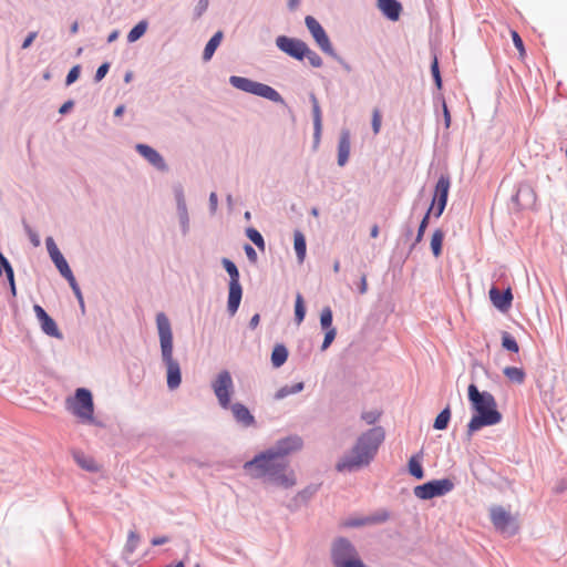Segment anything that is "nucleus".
<instances>
[{"instance_id": "obj_1", "label": "nucleus", "mask_w": 567, "mask_h": 567, "mask_svg": "<svg viewBox=\"0 0 567 567\" xmlns=\"http://www.w3.org/2000/svg\"><path fill=\"white\" fill-rule=\"evenodd\" d=\"M303 441L299 435H288L279 439L276 443L257 453L251 460L245 462L244 470H255L254 477H265L270 483L290 488L296 484L293 475L286 474L288 462L285 456L302 449Z\"/></svg>"}, {"instance_id": "obj_2", "label": "nucleus", "mask_w": 567, "mask_h": 567, "mask_svg": "<svg viewBox=\"0 0 567 567\" xmlns=\"http://www.w3.org/2000/svg\"><path fill=\"white\" fill-rule=\"evenodd\" d=\"M385 439V431L382 426H373L361 433L357 439L349 454L343 455L336 463V471L339 473L354 472L369 465L378 453L379 446Z\"/></svg>"}, {"instance_id": "obj_3", "label": "nucleus", "mask_w": 567, "mask_h": 567, "mask_svg": "<svg viewBox=\"0 0 567 567\" xmlns=\"http://www.w3.org/2000/svg\"><path fill=\"white\" fill-rule=\"evenodd\" d=\"M467 399L472 411L466 425V440L470 441L481 429L501 423L503 414L497 409L494 395L488 391H480L475 383L468 385Z\"/></svg>"}, {"instance_id": "obj_4", "label": "nucleus", "mask_w": 567, "mask_h": 567, "mask_svg": "<svg viewBox=\"0 0 567 567\" xmlns=\"http://www.w3.org/2000/svg\"><path fill=\"white\" fill-rule=\"evenodd\" d=\"M156 326L159 337L162 361L166 367V382L171 391L179 388L182 383V369L179 362L173 358V332L171 322L164 312L156 315Z\"/></svg>"}, {"instance_id": "obj_5", "label": "nucleus", "mask_w": 567, "mask_h": 567, "mask_svg": "<svg viewBox=\"0 0 567 567\" xmlns=\"http://www.w3.org/2000/svg\"><path fill=\"white\" fill-rule=\"evenodd\" d=\"M330 559L333 567H369L354 544L344 536H338L332 540Z\"/></svg>"}, {"instance_id": "obj_6", "label": "nucleus", "mask_w": 567, "mask_h": 567, "mask_svg": "<svg viewBox=\"0 0 567 567\" xmlns=\"http://www.w3.org/2000/svg\"><path fill=\"white\" fill-rule=\"evenodd\" d=\"M68 409L80 419L82 423L95 426H104L101 421L94 416V401L91 390L86 388H78L73 398L68 399Z\"/></svg>"}, {"instance_id": "obj_7", "label": "nucleus", "mask_w": 567, "mask_h": 567, "mask_svg": "<svg viewBox=\"0 0 567 567\" xmlns=\"http://www.w3.org/2000/svg\"><path fill=\"white\" fill-rule=\"evenodd\" d=\"M305 24L320 50L337 61L347 73H350L352 71L351 65L340 54L337 53L327 31L320 24V22L312 16H306Z\"/></svg>"}, {"instance_id": "obj_8", "label": "nucleus", "mask_w": 567, "mask_h": 567, "mask_svg": "<svg viewBox=\"0 0 567 567\" xmlns=\"http://www.w3.org/2000/svg\"><path fill=\"white\" fill-rule=\"evenodd\" d=\"M229 84L245 93H249L262 99H266L272 103L286 105V102L281 94L274 89L272 86L254 81L251 79L245 78V76H238V75H231L229 78Z\"/></svg>"}, {"instance_id": "obj_9", "label": "nucleus", "mask_w": 567, "mask_h": 567, "mask_svg": "<svg viewBox=\"0 0 567 567\" xmlns=\"http://www.w3.org/2000/svg\"><path fill=\"white\" fill-rule=\"evenodd\" d=\"M221 266L229 276L227 311L230 316H235L238 311L243 299V286L240 284V272L236 264L229 258H221Z\"/></svg>"}, {"instance_id": "obj_10", "label": "nucleus", "mask_w": 567, "mask_h": 567, "mask_svg": "<svg viewBox=\"0 0 567 567\" xmlns=\"http://www.w3.org/2000/svg\"><path fill=\"white\" fill-rule=\"evenodd\" d=\"M454 482L449 477H444L439 480H431L421 485H416L413 489V493L415 497L422 501H429L449 494L454 489Z\"/></svg>"}, {"instance_id": "obj_11", "label": "nucleus", "mask_w": 567, "mask_h": 567, "mask_svg": "<svg viewBox=\"0 0 567 567\" xmlns=\"http://www.w3.org/2000/svg\"><path fill=\"white\" fill-rule=\"evenodd\" d=\"M450 188L451 176L447 173L441 174L434 186L431 204L427 207V209L433 213V216L436 219L442 216L446 208Z\"/></svg>"}, {"instance_id": "obj_12", "label": "nucleus", "mask_w": 567, "mask_h": 567, "mask_svg": "<svg viewBox=\"0 0 567 567\" xmlns=\"http://www.w3.org/2000/svg\"><path fill=\"white\" fill-rule=\"evenodd\" d=\"M214 393L219 405L227 410L230 406L234 382L228 370L220 371L212 383Z\"/></svg>"}, {"instance_id": "obj_13", "label": "nucleus", "mask_w": 567, "mask_h": 567, "mask_svg": "<svg viewBox=\"0 0 567 567\" xmlns=\"http://www.w3.org/2000/svg\"><path fill=\"white\" fill-rule=\"evenodd\" d=\"M275 43L278 50L297 61H303V55L308 53V44L298 38L278 35Z\"/></svg>"}, {"instance_id": "obj_14", "label": "nucleus", "mask_w": 567, "mask_h": 567, "mask_svg": "<svg viewBox=\"0 0 567 567\" xmlns=\"http://www.w3.org/2000/svg\"><path fill=\"white\" fill-rule=\"evenodd\" d=\"M491 519L497 530L507 534L508 536H514L518 533V526L515 518L502 506H496L491 509Z\"/></svg>"}, {"instance_id": "obj_15", "label": "nucleus", "mask_w": 567, "mask_h": 567, "mask_svg": "<svg viewBox=\"0 0 567 567\" xmlns=\"http://www.w3.org/2000/svg\"><path fill=\"white\" fill-rule=\"evenodd\" d=\"M174 198L176 203V214L178 217L179 228L183 236L188 235L190 229L189 214L187 209L185 193L182 184L173 186Z\"/></svg>"}, {"instance_id": "obj_16", "label": "nucleus", "mask_w": 567, "mask_h": 567, "mask_svg": "<svg viewBox=\"0 0 567 567\" xmlns=\"http://www.w3.org/2000/svg\"><path fill=\"white\" fill-rule=\"evenodd\" d=\"M537 196L534 188L527 183L519 184L511 198L517 210L533 208Z\"/></svg>"}, {"instance_id": "obj_17", "label": "nucleus", "mask_w": 567, "mask_h": 567, "mask_svg": "<svg viewBox=\"0 0 567 567\" xmlns=\"http://www.w3.org/2000/svg\"><path fill=\"white\" fill-rule=\"evenodd\" d=\"M35 317L40 323L41 330L44 334L59 340L63 339V333L59 329L55 320L38 303L33 306Z\"/></svg>"}, {"instance_id": "obj_18", "label": "nucleus", "mask_w": 567, "mask_h": 567, "mask_svg": "<svg viewBox=\"0 0 567 567\" xmlns=\"http://www.w3.org/2000/svg\"><path fill=\"white\" fill-rule=\"evenodd\" d=\"M135 151L158 172L165 173L169 169L162 154L151 145L137 143L135 145Z\"/></svg>"}, {"instance_id": "obj_19", "label": "nucleus", "mask_w": 567, "mask_h": 567, "mask_svg": "<svg viewBox=\"0 0 567 567\" xmlns=\"http://www.w3.org/2000/svg\"><path fill=\"white\" fill-rule=\"evenodd\" d=\"M389 518L390 513L383 509L368 516L349 517L341 523V526L344 528H359L367 525L382 524Z\"/></svg>"}, {"instance_id": "obj_20", "label": "nucleus", "mask_w": 567, "mask_h": 567, "mask_svg": "<svg viewBox=\"0 0 567 567\" xmlns=\"http://www.w3.org/2000/svg\"><path fill=\"white\" fill-rule=\"evenodd\" d=\"M488 293L491 302L501 312H506L512 307L513 292L511 287L499 289L497 286L493 285Z\"/></svg>"}, {"instance_id": "obj_21", "label": "nucleus", "mask_w": 567, "mask_h": 567, "mask_svg": "<svg viewBox=\"0 0 567 567\" xmlns=\"http://www.w3.org/2000/svg\"><path fill=\"white\" fill-rule=\"evenodd\" d=\"M47 250L48 254L59 270L60 275L66 274L69 270H72L68 260L63 256V254L60 251L59 247L56 246L54 239L52 237H47L45 239Z\"/></svg>"}, {"instance_id": "obj_22", "label": "nucleus", "mask_w": 567, "mask_h": 567, "mask_svg": "<svg viewBox=\"0 0 567 567\" xmlns=\"http://www.w3.org/2000/svg\"><path fill=\"white\" fill-rule=\"evenodd\" d=\"M377 7L382 16L389 21L396 22L402 13L403 7L399 0H377Z\"/></svg>"}, {"instance_id": "obj_23", "label": "nucleus", "mask_w": 567, "mask_h": 567, "mask_svg": "<svg viewBox=\"0 0 567 567\" xmlns=\"http://www.w3.org/2000/svg\"><path fill=\"white\" fill-rule=\"evenodd\" d=\"M228 409L231 410L234 419L241 426L249 427L256 424L255 416L245 404L240 402H230V406Z\"/></svg>"}, {"instance_id": "obj_24", "label": "nucleus", "mask_w": 567, "mask_h": 567, "mask_svg": "<svg viewBox=\"0 0 567 567\" xmlns=\"http://www.w3.org/2000/svg\"><path fill=\"white\" fill-rule=\"evenodd\" d=\"M351 150V133L348 128H342L338 141V165L343 167L350 156Z\"/></svg>"}, {"instance_id": "obj_25", "label": "nucleus", "mask_w": 567, "mask_h": 567, "mask_svg": "<svg viewBox=\"0 0 567 567\" xmlns=\"http://www.w3.org/2000/svg\"><path fill=\"white\" fill-rule=\"evenodd\" d=\"M431 215H433V213L430 212L429 209H426V212L424 213V215L419 224L416 235H415L414 239L411 241V244L409 245L408 251L405 254V258H408L412 254V251L415 249L417 244H420L423 240L425 230L430 223Z\"/></svg>"}, {"instance_id": "obj_26", "label": "nucleus", "mask_w": 567, "mask_h": 567, "mask_svg": "<svg viewBox=\"0 0 567 567\" xmlns=\"http://www.w3.org/2000/svg\"><path fill=\"white\" fill-rule=\"evenodd\" d=\"M433 106L435 109L436 114L439 113V109L442 110L444 127L446 130L450 128L452 121L451 113L442 92H433Z\"/></svg>"}, {"instance_id": "obj_27", "label": "nucleus", "mask_w": 567, "mask_h": 567, "mask_svg": "<svg viewBox=\"0 0 567 567\" xmlns=\"http://www.w3.org/2000/svg\"><path fill=\"white\" fill-rule=\"evenodd\" d=\"M423 452L420 451L413 454L408 462V472L415 480H422L425 475L422 465Z\"/></svg>"}, {"instance_id": "obj_28", "label": "nucleus", "mask_w": 567, "mask_h": 567, "mask_svg": "<svg viewBox=\"0 0 567 567\" xmlns=\"http://www.w3.org/2000/svg\"><path fill=\"white\" fill-rule=\"evenodd\" d=\"M224 39L223 31L218 30L216 31L210 39L207 41L204 51H203V61L208 62L214 56L217 48L220 45L221 41Z\"/></svg>"}, {"instance_id": "obj_29", "label": "nucleus", "mask_w": 567, "mask_h": 567, "mask_svg": "<svg viewBox=\"0 0 567 567\" xmlns=\"http://www.w3.org/2000/svg\"><path fill=\"white\" fill-rule=\"evenodd\" d=\"M293 248L298 262L302 264L307 254V240L301 230L296 229L293 233Z\"/></svg>"}, {"instance_id": "obj_30", "label": "nucleus", "mask_w": 567, "mask_h": 567, "mask_svg": "<svg viewBox=\"0 0 567 567\" xmlns=\"http://www.w3.org/2000/svg\"><path fill=\"white\" fill-rule=\"evenodd\" d=\"M289 355V351L287 347L284 343H277L271 351V364L274 368H280L282 367Z\"/></svg>"}, {"instance_id": "obj_31", "label": "nucleus", "mask_w": 567, "mask_h": 567, "mask_svg": "<svg viewBox=\"0 0 567 567\" xmlns=\"http://www.w3.org/2000/svg\"><path fill=\"white\" fill-rule=\"evenodd\" d=\"M73 458L81 468L87 472L95 473L99 471V466L96 465L95 461L92 457L86 456L83 452H74Z\"/></svg>"}, {"instance_id": "obj_32", "label": "nucleus", "mask_w": 567, "mask_h": 567, "mask_svg": "<svg viewBox=\"0 0 567 567\" xmlns=\"http://www.w3.org/2000/svg\"><path fill=\"white\" fill-rule=\"evenodd\" d=\"M444 237L445 233L441 228H436L431 236L430 247L435 258L442 255Z\"/></svg>"}, {"instance_id": "obj_33", "label": "nucleus", "mask_w": 567, "mask_h": 567, "mask_svg": "<svg viewBox=\"0 0 567 567\" xmlns=\"http://www.w3.org/2000/svg\"><path fill=\"white\" fill-rule=\"evenodd\" d=\"M305 389V382L300 381L291 385H284L281 386L276 393L275 399L276 400H282L291 394H297L301 392Z\"/></svg>"}, {"instance_id": "obj_34", "label": "nucleus", "mask_w": 567, "mask_h": 567, "mask_svg": "<svg viewBox=\"0 0 567 567\" xmlns=\"http://www.w3.org/2000/svg\"><path fill=\"white\" fill-rule=\"evenodd\" d=\"M148 22L147 20H141L137 22L127 33V42L134 43L140 40L147 31Z\"/></svg>"}, {"instance_id": "obj_35", "label": "nucleus", "mask_w": 567, "mask_h": 567, "mask_svg": "<svg viewBox=\"0 0 567 567\" xmlns=\"http://www.w3.org/2000/svg\"><path fill=\"white\" fill-rule=\"evenodd\" d=\"M451 408L446 405L435 417L433 423V429L437 431H443L447 429L449 423L451 421Z\"/></svg>"}, {"instance_id": "obj_36", "label": "nucleus", "mask_w": 567, "mask_h": 567, "mask_svg": "<svg viewBox=\"0 0 567 567\" xmlns=\"http://www.w3.org/2000/svg\"><path fill=\"white\" fill-rule=\"evenodd\" d=\"M245 235L260 251H265L266 241L258 229H256L255 227H248L245 230Z\"/></svg>"}, {"instance_id": "obj_37", "label": "nucleus", "mask_w": 567, "mask_h": 567, "mask_svg": "<svg viewBox=\"0 0 567 567\" xmlns=\"http://www.w3.org/2000/svg\"><path fill=\"white\" fill-rule=\"evenodd\" d=\"M503 373L509 381L517 384H522L526 378L524 369L518 367H506L504 368Z\"/></svg>"}, {"instance_id": "obj_38", "label": "nucleus", "mask_w": 567, "mask_h": 567, "mask_svg": "<svg viewBox=\"0 0 567 567\" xmlns=\"http://www.w3.org/2000/svg\"><path fill=\"white\" fill-rule=\"evenodd\" d=\"M307 309L303 297L300 292H297L295 300V322L300 324L306 318Z\"/></svg>"}, {"instance_id": "obj_39", "label": "nucleus", "mask_w": 567, "mask_h": 567, "mask_svg": "<svg viewBox=\"0 0 567 567\" xmlns=\"http://www.w3.org/2000/svg\"><path fill=\"white\" fill-rule=\"evenodd\" d=\"M502 347L506 351L513 353H517L519 351V346L515 337L507 331L502 332Z\"/></svg>"}, {"instance_id": "obj_40", "label": "nucleus", "mask_w": 567, "mask_h": 567, "mask_svg": "<svg viewBox=\"0 0 567 567\" xmlns=\"http://www.w3.org/2000/svg\"><path fill=\"white\" fill-rule=\"evenodd\" d=\"M320 489V484H309L303 489L299 491L296 498L302 503L310 501Z\"/></svg>"}, {"instance_id": "obj_41", "label": "nucleus", "mask_w": 567, "mask_h": 567, "mask_svg": "<svg viewBox=\"0 0 567 567\" xmlns=\"http://www.w3.org/2000/svg\"><path fill=\"white\" fill-rule=\"evenodd\" d=\"M332 322H333V313H332L331 308L327 306L321 310V313H320L321 329L328 330V329L334 328Z\"/></svg>"}, {"instance_id": "obj_42", "label": "nucleus", "mask_w": 567, "mask_h": 567, "mask_svg": "<svg viewBox=\"0 0 567 567\" xmlns=\"http://www.w3.org/2000/svg\"><path fill=\"white\" fill-rule=\"evenodd\" d=\"M309 100L312 105V118H313V125H322V115H321V109L318 102V99L315 93H310Z\"/></svg>"}, {"instance_id": "obj_43", "label": "nucleus", "mask_w": 567, "mask_h": 567, "mask_svg": "<svg viewBox=\"0 0 567 567\" xmlns=\"http://www.w3.org/2000/svg\"><path fill=\"white\" fill-rule=\"evenodd\" d=\"M138 542H140L138 534L134 530H131L127 535V540L124 546V550H123L124 554L132 555L136 550Z\"/></svg>"}, {"instance_id": "obj_44", "label": "nucleus", "mask_w": 567, "mask_h": 567, "mask_svg": "<svg viewBox=\"0 0 567 567\" xmlns=\"http://www.w3.org/2000/svg\"><path fill=\"white\" fill-rule=\"evenodd\" d=\"M66 281L68 284L70 285L74 296L76 299H81V297L83 296L82 295V291H81V288L73 275V271L72 270H69L66 274L64 275H61Z\"/></svg>"}, {"instance_id": "obj_45", "label": "nucleus", "mask_w": 567, "mask_h": 567, "mask_svg": "<svg viewBox=\"0 0 567 567\" xmlns=\"http://www.w3.org/2000/svg\"><path fill=\"white\" fill-rule=\"evenodd\" d=\"M3 275L8 279L14 275V270L9 259L2 252H0V277Z\"/></svg>"}, {"instance_id": "obj_46", "label": "nucleus", "mask_w": 567, "mask_h": 567, "mask_svg": "<svg viewBox=\"0 0 567 567\" xmlns=\"http://www.w3.org/2000/svg\"><path fill=\"white\" fill-rule=\"evenodd\" d=\"M22 226L31 244L34 247H38L41 243L39 234L29 225V223L24 218L22 219Z\"/></svg>"}, {"instance_id": "obj_47", "label": "nucleus", "mask_w": 567, "mask_h": 567, "mask_svg": "<svg viewBox=\"0 0 567 567\" xmlns=\"http://www.w3.org/2000/svg\"><path fill=\"white\" fill-rule=\"evenodd\" d=\"M382 412L379 410L364 411L361 413V420H363L367 424L373 425L381 417Z\"/></svg>"}, {"instance_id": "obj_48", "label": "nucleus", "mask_w": 567, "mask_h": 567, "mask_svg": "<svg viewBox=\"0 0 567 567\" xmlns=\"http://www.w3.org/2000/svg\"><path fill=\"white\" fill-rule=\"evenodd\" d=\"M81 70H82V68H81V65H80V64H75V65H73V66L69 70V72H68V74H66V78H65V85H66V86H70V85H72L74 82H76V81H78V79H79V78H80V75H81Z\"/></svg>"}, {"instance_id": "obj_49", "label": "nucleus", "mask_w": 567, "mask_h": 567, "mask_svg": "<svg viewBox=\"0 0 567 567\" xmlns=\"http://www.w3.org/2000/svg\"><path fill=\"white\" fill-rule=\"evenodd\" d=\"M305 59H308L310 65L313 68H321L323 64L321 56L317 52L311 50L309 47H308V53H306V55H303V60Z\"/></svg>"}, {"instance_id": "obj_50", "label": "nucleus", "mask_w": 567, "mask_h": 567, "mask_svg": "<svg viewBox=\"0 0 567 567\" xmlns=\"http://www.w3.org/2000/svg\"><path fill=\"white\" fill-rule=\"evenodd\" d=\"M323 331H324V338H323V341L321 344V351H326L332 344V342L334 341L336 336H337L336 328H331V329L323 330Z\"/></svg>"}, {"instance_id": "obj_51", "label": "nucleus", "mask_w": 567, "mask_h": 567, "mask_svg": "<svg viewBox=\"0 0 567 567\" xmlns=\"http://www.w3.org/2000/svg\"><path fill=\"white\" fill-rule=\"evenodd\" d=\"M110 68H111V63H110V62H103V63L97 68L96 72H95L94 81H95V82H100V81H102V80L106 76V74H107V72H109V70H110Z\"/></svg>"}, {"instance_id": "obj_52", "label": "nucleus", "mask_w": 567, "mask_h": 567, "mask_svg": "<svg viewBox=\"0 0 567 567\" xmlns=\"http://www.w3.org/2000/svg\"><path fill=\"white\" fill-rule=\"evenodd\" d=\"M371 126L374 134H379L381 130V113L375 109L372 113Z\"/></svg>"}, {"instance_id": "obj_53", "label": "nucleus", "mask_w": 567, "mask_h": 567, "mask_svg": "<svg viewBox=\"0 0 567 567\" xmlns=\"http://www.w3.org/2000/svg\"><path fill=\"white\" fill-rule=\"evenodd\" d=\"M413 236V225L406 221L401 227V239L409 241Z\"/></svg>"}, {"instance_id": "obj_54", "label": "nucleus", "mask_w": 567, "mask_h": 567, "mask_svg": "<svg viewBox=\"0 0 567 567\" xmlns=\"http://www.w3.org/2000/svg\"><path fill=\"white\" fill-rule=\"evenodd\" d=\"M512 40H513L514 47L518 50L519 54L520 55L525 54L524 41L517 31H512Z\"/></svg>"}, {"instance_id": "obj_55", "label": "nucleus", "mask_w": 567, "mask_h": 567, "mask_svg": "<svg viewBox=\"0 0 567 567\" xmlns=\"http://www.w3.org/2000/svg\"><path fill=\"white\" fill-rule=\"evenodd\" d=\"M244 251H245V254H246V256H247V258H248V260L250 262H256L257 261L258 256H257V252H256L255 248L251 245L245 244Z\"/></svg>"}, {"instance_id": "obj_56", "label": "nucleus", "mask_w": 567, "mask_h": 567, "mask_svg": "<svg viewBox=\"0 0 567 567\" xmlns=\"http://www.w3.org/2000/svg\"><path fill=\"white\" fill-rule=\"evenodd\" d=\"M208 206H209V213L212 215H214L217 212V206H218V197L215 192H212L209 194Z\"/></svg>"}, {"instance_id": "obj_57", "label": "nucleus", "mask_w": 567, "mask_h": 567, "mask_svg": "<svg viewBox=\"0 0 567 567\" xmlns=\"http://www.w3.org/2000/svg\"><path fill=\"white\" fill-rule=\"evenodd\" d=\"M37 37H38L37 31L29 32L28 35L22 41L21 49L25 50V49L30 48Z\"/></svg>"}, {"instance_id": "obj_58", "label": "nucleus", "mask_w": 567, "mask_h": 567, "mask_svg": "<svg viewBox=\"0 0 567 567\" xmlns=\"http://www.w3.org/2000/svg\"><path fill=\"white\" fill-rule=\"evenodd\" d=\"M207 7L208 0H199L194 10L195 17L199 18L207 10Z\"/></svg>"}, {"instance_id": "obj_59", "label": "nucleus", "mask_w": 567, "mask_h": 567, "mask_svg": "<svg viewBox=\"0 0 567 567\" xmlns=\"http://www.w3.org/2000/svg\"><path fill=\"white\" fill-rule=\"evenodd\" d=\"M322 125H313V146L317 147L320 143Z\"/></svg>"}, {"instance_id": "obj_60", "label": "nucleus", "mask_w": 567, "mask_h": 567, "mask_svg": "<svg viewBox=\"0 0 567 567\" xmlns=\"http://www.w3.org/2000/svg\"><path fill=\"white\" fill-rule=\"evenodd\" d=\"M368 290L367 276L362 275L358 285V291L360 295H364Z\"/></svg>"}, {"instance_id": "obj_61", "label": "nucleus", "mask_w": 567, "mask_h": 567, "mask_svg": "<svg viewBox=\"0 0 567 567\" xmlns=\"http://www.w3.org/2000/svg\"><path fill=\"white\" fill-rule=\"evenodd\" d=\"M74 102L72 100L65 101L59 109V113L64 115L70 112V110L73 107Z\"/></svg>"}, {"instance_id": "obj_62", "label": "nucleus", "mask_w": 567, "mask_h": 567, "mask_svg": "<svg viewBox=\"0 0 567 567\" xmlns=\"http://www.w3.org/2000/svg\"><path fill=\"white\" fill-rule=\"evenodd\" d=\"M168 542H169V537L164 535V536L153 537L151 540V544L153 546H161Z\"/></svg>"}, {"instance_id": "obj_63", "label": "nucleus", "mask_w": 567, "mask_h": 567, "mask_svg": "<svg viewBox=\"0 0 567 567\" xmlns=\"http://www.w3.org/2000/svg\"><path fill=\"white\" fill-rule=\"evenodd\" d=\"M431 73L440 70L439 56L435 52H432V61L430 65Z\"/></svg>"}, {"instance_id": "obj_64", "label": "nucleus", "mask_w": 567, "mask_h": 567, "mask_svg": "<svg viewBox=\"0 0 567 567\" xmlns=\"http://www.w3.org/2000/svg\"><path fill=\"white\" fill-rule=\"evenodd\" d=\"M259 321H260V316H259V313H255V315L250 318V320H249V322H248V327H249V329H251V330L256 329V328L258 327V324H259Z\"/></svg>"}]
</instances>
